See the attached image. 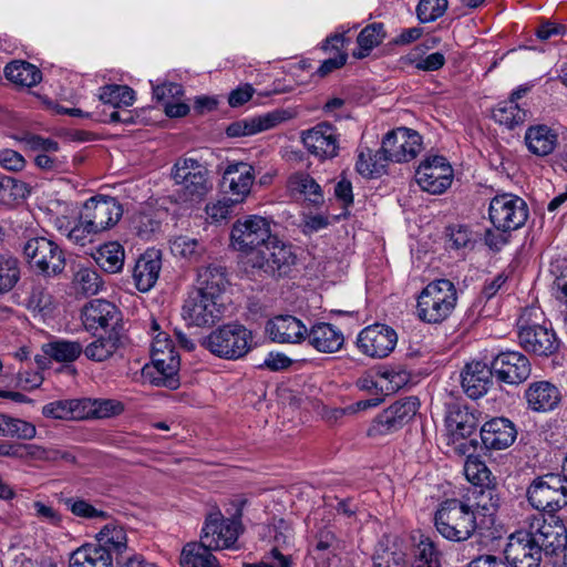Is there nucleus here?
<instances>
[{
	"label": "nucleus",
	"instance_id": "obj_1",
	"mask_svg": "<svg viewBox=\"0 0 567 567\" xmlns=\"http://www.w3.org/2000/svg\"><path fill=\"white\" fill-rule=\"evenodd\" d=\"M196 321L187 324L188 333L176 331L181 344L192 351L196 342L213 355L225 360L244 358L252 348V333L245 326L230 321L212 330L207 334L198 333Z\"/></svg>",
	"mask_w": 567,
	"mask_h": 567
},
{
	"label": "nucleus",
	"instance_id": "obj_2",
	"mask_svg": "<svg viewBox=\"0 0 567 567\" xmlns=\"http://www.w3.org/2000/svg\"><path fill=\"white\" fill-rule=\"evenodd\" d=\"M437 533L450 542H465L476 530V517L470 505L460 499L443 502L434 516Z\"/></svg>",
	"mask_w": 567,
	"mask_h": 567
},
{
	"label": "nucleus",
	"instance_id": "obj_3",
	"mask_svg": "<svg viewBox=\"0 0 567 567\" xmlns=\"http://www.w3.org/2000/svg\"><path fill=\"white\" fill-rule=\"evenodd\" d=\"M171 176L178 186V196L184 203L199 202L212 189L208 169L194 158H178L172 167Z\"/></svg>",
	"mask_w": 567,
	"mask_h": 567
},
{
	"label": "nucleus",
	"instance_id": "obj_4",
	"mask_svg": "<svg viewBox=\"0 0 567 567\" xmlns=\"http://www.w3.org/2000/svg\"><path fill=\"white\" fill-rule=\"evenodd\" d=\"M248 267L269 277L287 275L296 264L292 246L274 235L267 244L255 250L245 262Z\"/></svg>",
	"mask_w": 567,
	"mask_h": 567
},
{
	"label": "nucleus",
	"instance_id": "obj_5",
	"mask_svg": "<svg viewBox=\"0 0 567 567\" xmlns=\"http://www.w3.org/2000/svg\"><path fill=\"white\" fill-rule=\"evenodd\" d=\"M274 235L271 221L268 218L259 215H246L233 224L230 246L244 255L246 262L248 257L260 246L267 244V240Z\"/></svg>",
	"mask_w": 567,
	"mask_h": 567
},
{
	"label": "nucleus",
	"instance_id": "obj_6",
	"mask_svg": "<svg viewBox=\"0 0 567 567\" xmlns=\"http://www.w3.org/2000/svg\"><path fill=\"white\" fill-rule=\"evenodd\" d=\"M22 252L30 268L38 275L55 277L65 268L64 251L49 238H30L23 245Z\"/></svg>",
	"mask_w": 567,
	"mask_h": 567
},
{
	"label": "nucleus",
	"instance_id": "obj_7",
	"mask_svg": "<svg viewBox=\"0 0 567 567\" xmlns=\"http://www.w3.org/2000/svg\"><path fill=\"white\" fill-rule=\"evenodd\" d=\"M454 285L447 279L430 282L417 298L419 319H446L456 306Z\"/></svg>",
	"mask_w": 567,
	"mask_h": 567
},
{
	"label": "nucleus",
	"instance_id": "obj_8",
	"mask_svg": "<svg viewBox=\"0 0 567 567\" xmlns=\"http://www.w3.org/2000/svg\"><path fill=\"white\" fill-rule=\"evenodd\" d=\"M528 218V206L517 195L503 193L494 196L488 206V219L497 231L511 233L522 228Z\"/></svg>",
	"mask_w": 567,
	"mask_h": 567
},
{
	"label": "nucleus",
	"instance_id": "obj_9",
	"mask_svg": "<svg viewBox=\"0 0 567 567\" xmlns=\"http://www.w3.org/2000/svg\"><path fill=\"white\" fill-rule=\"evenodd\" d=\"M419 406L420 402L415 396L398 400L372 420L367 435L371 439H380L399 431L415 416Z\"/></svg>",
	"mask_w": 567,
	"mask_h": 567
},
{
	"label": "nucleus",
	"instance_id": "obj_10",
	"mask_svg": "<svg viewBox=\"0 0 567 567\" xmlns=\"http://www.w3.org/2000/svg\"><path fill=\"white\" fill-rule=\"evenodd\" d=\"M240 516V507L237 508L234 518H225L219 511L208 514L202 528L200 539L214 550L233 548L241 529Z\"/></svg>",
	"mask_w": 567,
	"mask_h": 567
},
{
	"label": "nucleus",
	"instance_id": "obj_11",
	"mask_svg": "<svg viewBox=\"0 0 567 567\" xmlns=\"http://www.w3.org/2000/svg\"><path fill=\"white\" fill-rule=\"evenodd\" d=\"M527 498L534 508L553 513L567 505V485L559 475L547 474L533 481Z\"/></svg>",
	"mask_w": 567,
	"mask_h": 567
},
{
	"label": "nucleus",
	"instance_id": "obj_12",
	"mask_svg": "<svg viewBox=\"0 0 567 567\" xmlns=\"http://www.w3.org/2000/svg\"><path fill=\"white\" fill-rule=\"evenodd\" d=\"M85 329L95 338L84 349V354L92 361L110 359L121 346L124 328L120 321H91Z\"/></svg>",
	"mask_w": 567,
	"mask_h": 567
},
{
	"label": "nucleus",
	"instance_id": "obj_13",
	"mask_svg": "<svg viewBox=\"0 0 567 567\" xmlns=\"http://www.w3.org/2000/svg\"><path fill=\"white\" fill-rule=\"evenodd\" d=\"M526 528L547 555H556L567 545V529L556 515H533L528 518Z\"/></svg>",
	"mask_w": 567,
	"mask_h": 567
},
{
	"label": "nucleus",
	"instance_id": "obj_14",
	"mask_svg": "<svg viewBox=\"0 0 567 567\" xmlns=\"http://www.w3.org/2000/svg\"><path fill=\"white\" fill-rule=\"evenodd\" d=\"M454 177L453 168L444 156L434 155L424 158L416 172L417 185L430 194L439 195L444 193L452 184Z\"/></svg>",
	"mask_w": 567,
	"mask_h": 567
},
{
	"label": "nucleus",
	"instance_id": "obj_15",
	"mask_svg": "<svg viewBox=\"0 0 567 567\" xmlns=\"http://www.w3.org/2000/svg\"><path fill=\"white\" fill-rule=\"evenodd\" d=\"M421 148V135L408 127H398L389 132L382 141V151L388 162H410L416 157Z\"/></svg>",
	"mask_w": 567,
	"mask_h": 567
},
{
	"label": "nucleus",
	"instance_id": "obj_16",
	"mask_svg": "<svg viewBox=\"0 0 567 567\" xmlns=\"http://www.w3.org/2000/svg\"><path fill=\"white\" fill-rule=\"evenodd\" d=\"M123 214L118 202L109 196H95L87 199L80 213L90 229L99 233L114 226Z\"/></svg>",
	"mask_w": 567,
	"mask_h": 567
},
{
	"label": "nucleus",
	"instance_id": "obj_17",
	"mask_svg": "<svg viewBox=\"0 0 567 567\" xmlns=\"http://www.w3.org/2000/svg\"><path fill=\"white\" fill-rule=\"evenodd\" d=\"M398 334L395 330L379 321L364 328L358 336L359 350L371 358H385L395 348Z\"/></svg>",
	"mask_w": 567,
	"mask_h": 567
},
{
	"label": "nucleus",
	"instance_id": "obj_18",
	"mask_svg": "<svg viewBox=\"0 0 567 567\" xmlns=\"http://www.w3.org/2000/svg\"><path fill=\"white\" fill-rule=\"evenodd\" d=\"M179 367L181 359L176 350L158 352L152 355V364L143 368L142 377L153 385L174 390L179 385Z\"/></svg>",
	"mask_w": 567,
	"mask_h": 567
},
{
	"label": "nucleus",
	"instance_id": "obj_19",
	"mask_svg": "<svg viewBox=\"0 0 567 567\" xmlns=\"http://www.w3.org/2000/svg\"><path fill=\"white\" fill-rule=\"evenodd\" d=\"M542 555L543 550L527 528L509 536L505 557L513 567H538Z\"/></svg>",
	"mask_w": 567,
	"mask_h": 567
},
{
	"label": "nucleus",
	"instance_id": "obj_20",
	"mask_svg": "<svg viewBox=\"0 0 567 567\" xmlns=\"http://www.w3.org/2000/svg\"><path fill=\"white\" fill-rule=\"evenodd\" d=\"M307 151L320 159L333 158L339 153V134L334 126L323 122L301 133Z\"/></svg>",
	"mask_w": 567,
	"mask_h": 567
},
{
	"label": "nucleus",
	"instance_id": "obj_21",
	"mask_svg": "<svg viewBox=\"0 0 567 567\" xmlns=\"http://www.w3.org/2000/svg\"><path fill=\"white\" fill-rule=\"evenodd\" d=\"M293 117L289 110L277 109L271 112L236 121L228 125L226 133L229 137L251 136L268 131Z\"/></svg>",
	"mask_w": 567,
	"mask_h": 567
},
{
	"label": "nucleus",
	"instance_id": "obj_22",
	"mask_svg": "<svg viewBox=\"0 0 567 567\" xmlns=\"http://www.w3.org/2000/svg\"><path fill=\"white\" fill-rule=\"evenodd\" d=\"M497 379L507 384H520L532 372L530 362L518 351L501 352L492 362Z\"/></svg>",
	"mask_w": 567,
	"mask_h": 567
},
{
	"label": "nucleus",
	"instance_id": "obj_23",
	"mask_svg": "<svg viewBox=\"0 0 567 567\" xmlns=\"http://www.w3.org/2000/svg\"><path fill=\"white\" fill-rule=\"evenodd\" d=\"M466 480L473 485L481 486V501L478 506L485 512H491L499 506V497L489 488L491 471L477 456H467L464 464Z\"/></svg>",
	"mask_w": 567,
	"mask_h": 567
},
{
	"label": "nucleus",
	"instance_id": "obj_24",
	"mask_svg": "<svg viewBox=\"0 0 567 567\" xmlns=\"http://www.w3.org/2000/svg\"><path fill=\"white\" fill-rule=\"evenodd\" d=\"M520 346L538 355H550L559 347L556 333L546 324H525L518 330Z\"/></svg>",
	"mask_w": 567,
	"mask_h": 567
},
{
	"label": "nucleus",
	"instance_id": "obj_25",
	"mask_svg": "<svg viewBox=\"0 0 567 567\" xmlns=\"http://www.w3.org/2000/svg\"><path fill=\"white\" fill-rule=\"evenodd\" d=\"M517 431L506 417H495L485 422L481 429V440L487 450H505L516 440Z\"/></svg>",
	"mask_w": 567,
	"mask_h": 567
},
{
	"label": "nucleus",
	"instance_id": "obj_26",
	"mask_svg": "<svg viewBox=\"0 0 567 567\" xmlns=\"http://www.w3.org/2000/svg\"><path fill=\"white\" fill-rule=\"evenodd\" d=\"M493 369L486 363L474 361L467 363L461 373V384L467 396L478 399L485 395L492 385Z\"/></svg>",
	"mask_w": 567,
	"mask_h": 567
},
{
	"label": "nucleus",
	"instance_id": "obj_27",
	"mask_svg": "<svg viewBox=\"0 0 567 567\" xmlns=\"http://www.w3.org/2000/svg\"><path fill=\"white\" fill-rule=\"evenodd\" d=\"M307 342L317 351L332 353L341 349L344 343L343 333L330 322L308 321Z\"/></svg>",
	"mask_w": 567,
	"mask_h": 567
},
{
	"label": "nucleus",
	"instance_id": "obj_28",
	"mask_svg": "<svg viewBox=\"0 0 567 567\" xmlns=\"http://www.w3.org/2000/svg\"><path fill=\"white\" fill-rule=\"evenodd\" d=\"M223 179L228 185L231 195L236 196L234 200L241 203L250 193L255 181V171L248 163L233 162L226 166Z\"/></svg>",
	"mask_w": 567,
	"mask_h": 567
},
{
	"label": "nucleus",
	"instance_id": "obj_29",
	"mask_svg": "<svg viewBox=\"0 0 567 567\" xmlns=\"http://www.w3.org/2000/svg\"><path fill=\"white\" fill-rule=\"evenodd\" d=\"M219 299L193 290L183 305V319H219L223 312Z\"/></svg>",
	"mask_w": 567,
	"mask_h": 567
},
{
	"label": "nucleus",
	"instance_id": "obj_30",
	"mask_svg": "<svg viewBox=\"0 0 567 567\" xmlns=\"http://www.w3.org/2000/svg\"><path fill=\"white\" fill-rule=\"evenodd\" d=\"M524 398L527 406L534 412H549L556 409L561 400L560 391L548 381H536L528 385Z\"/></svg>",
	"mask_w": 567,
	"mask_h": 567
},
{
	"label": "nucleus",
	"instance_id": "obj_31",
	"mask_svg": "<svg viewBox=\"0 0 567 567\" xmlns=\"http://www.w3.org/2000/svg\"><path fill=\"white\" fill-rule=\"evenodd\" d=\"M162 269L161 252L155 249L146 250L136 261L133 279L136 288L146 292L156 284Z\"/></svg>",
	"mask_w": 567,
	"mask_h": 567
},
{
	"label": "nucleus",
	"instance_id": "obj_32",
	"mask_svg": "<svg viewBox=\"0 0 567 567\" xmlns=\"http://www.w3.org/2000/svg\"><path fill=\"white\" fill-rule=\"evenodd\" d=\"M524 142L529 153L538 157H545L557 147L558 134L548 125L536 124L526 130Z\"/></svg>",
	"mask_w": 567,
	"mask_h": 567
},
{
	"label": "nucleus",
	"instance_id": "obj_33",
	"mask_svg": "<svg viewBox=\"0 0 567 567\" xmlns=\"http://www.w3.org/2000/svg\"><path fill=\"white\" fill-rule=\"evenodd\" d=\"M308 327L303 321H267L265 331L274 342L300 343L307 341Z\"/></svg>",
	"mask_w": 567,
	"mask_h": 567
},
{
	"label": "nucleus",
	"instance_id": "obj_34",
	"mask_svg": "<svg viewBox=\"0 0 567 567\" xmlns=\"http://www.w3.org/2000/svg\"><path fill=\"white\" fill-rule=\"evenodd\" d=\"M228 284L225 268L218 265L200 267L197 271L196 291L220 299Z\"/></svg>",
	"mask_w": 567,
	"mask_h": 567
},
{
	"label": "nucleus",
	"instance_id": "obj_35",
	"mask_svg": "<svg viewBox=\"0 0 567 567\" xmlns=\"http://www.w3.org/2000/svg\"><path fill=\"white\" fill-rule=\"evenodd\" d=\"M69 567H113V556L95 544H85L70 555Z\"/></svg>",
	"mask_w": 567,
	"mask_h": 567
},
{
	"label": "nucleus",
	"instance_id": "obj_36",
	"mask_svg": "<svg viewBox=\"0 0 567 567\" xmlns=\"http://www.w3.org/2000/svg\"><path fill=\"white\" fill-rule=\"evenodd\" d=\"M212 550L202 539L188 543L182 549L179 564L182 567H220Z\"/></svg>",
	"mask_w": 567,
	"mask_h": 567
},
{
	"label": "nucleus",
	"instance_id": "obj_37",
	"mask_svg": "<svg viewBox=\"0 0 567 567\" xmlns=\"http://www.w3.org/2000/svg\"><path fill=\"white\" fill-rule=\"evenodd\" d=\"M6 78L16 85L32 87L42 80V72L35 65L21 60L8 63L4 68Z\"/></svg>",
	"mask_w": 567,
	"mask_h": 567
},
{
	"label": "nucleus",
	"instance_id": "obj_38",
	"mask_svg": "<svg viewBox=\"0 0 567 567\" xmlns=\"http://www.w3.org/2000/svg\"><path fill=\"white\" fill-rule=\"evenodd\" d=\"M386 164L388 159L382 147L377 152L367 146L359 147L355 169L363 177L381 176L385 172Z\"/></svg>",
	"mask_w": 567,
	"mask_h": 567
},
{
	"label": "nucleus",
	"instance_id": "obj_39",
	"mask_svg": "<svg viewBox=\"0 0 567 567\" xmlns=\"http://www.w3.org/2000/svg\"><path fill=\"white\" fill-rule=\"evenodd\" d=\"M93 258L105 272L117 274L123 269L125 252L118 243L111 241L100 246Z\"/></svg>",
	"mask_w": 567,
	"mask_h": 567
},
{
	"label": "nucleus",
	"instance_id": "obj_40",
	"mask_svg": "<svg viewBox=\"0 0 567 567\" xmlns=\"http://www.w3.org/2000/svg\"><path fill=\"white\" fill-rule=\"evenodd\" d=\"M96 546L106 549L111 555L121 554L127 547V535L124 527L116 523L106 524L96 534Z\"/></svg>",
	"mask_w": 567,
	"mask_h": 567
},
{
	"label": "nucleus",
	"instance_id": "obj_41",
	"mask_svg": "<svg viewBox=\"0 0 567 567\" xmlns=\"http://www.w3.org/2000/svg\"><path fill=\"white\" fill-rule=\"evenodd\" d=\"M288 186L293 194L302 196L313 205H319L323 202L321 186L309 174L297 173L292 175L289 178Z\"/></svg>",
	"mask_w": 567,
	"mask_h": 567
},
{
	"label": "nucleus",
	"instance_id": "obj_42",
	"mask_svg": "<svg viewBox=\"0 0 567 567\" xmlns=\"http://www.w3.org/2000/svg\"><path fill=\"white\" fill-rule=\"evenodd\" d=\"M385 38V31L383 23L374 22L368 24L361 30L357 38L358 50L353 51V56L357 59H363L370 54V52L382 43Z\"/></svg>",
	"mask_w": 567,
	"mask_h": 567
},
{
	"label": "nucleus",
	"instance_id": "obj_43",
	"mask_svg": "<svg viewBox=\"0 0 567 567\" xmlns=\"http://www.w3.org/2000/svg\"><path fill=\"white\" fill-rule=\"evenodd\" d=\"M82 400H60L45 404L42 414L56 420H83Z\"/></svg>",
	"mask_w": 567,
	"mask_h": 567
},
{
	"label": "nucleus",
	"instance_id": "obj_44",
	"mask_svg": "<svg viewBox=\"0 0 567 567\" xmlns=\"http://www.w3.org/2000/svg\"><path fill=\"white\" fill-rule=\"evenodd\" d=\"M84 419H105L121 414L124 411L122 402L112 399H82Z\"/></svg>",
	"mask_w": 567,
	"mask_h": 567
},
{
	"label": "nucleus",
	"instance_id": "obj_45",
	"mask_svg": "<svg viewBox=\"0 0 567 567\" xmlns=\"http://www.w3.org/2000/svg\"><path fill=\"white\" fill-rule=\"evenodd\" d=\"M100 100L113 107H128L135 101V92L127 85L111 84L100 89Z\"/></svg>",
	"mask_w": 567,
	"mask_h": 567
},
{
	"label": "nucleus",
	"instance_id": "obj_46",
	"mask_svg": "<svg viewBox=\"0 0 567 567\" xmlns=\"http://www.w3.org/2000/svg\"><path fill=\"white\" fill-rule=\"evenodd\" d=\"M43 351L58 362H72L80 357L83 348L76 341L56 340L45 344Z\"/></svg>",
	"mask_w": 567,
	"mask_h": 567
},
{
	"label": "nucleus",
	"instance_id": "obj_47",
	"mask_svg": "<svg viewBox=\"0 0 567 567\" xmlns=\"http://www.w3.org/2000/svg\"><path fill=\"white\" fill-rule=\"evenodd\" d=\"M35 435L37 429L32 423L3 413L0 436L32 440Z\"/></svg>",
	"mask_w": 567,
	"mask_h": 567
},
{
	"label": "nucleus",
	"instance_id": "obj_48",
	"mask_svg": "<svg viewBox=\"0 0 567 567\" xmlns=\"http://www.w3.org/2000/svg\"><path fill=\"white\" fill-rule=\"evenodd\" d=\"M493 118L501 125L513 128L525 121L526 111L514 101L507 100L493 110Z\"/></svg>",
	"mask_w": 567,
	"mask_h": 567
},
{
	"label": "nucleus",
	"instance_id": "obj_49",
	"mask_svg": "<svg viewBox=\"0 0 567 567\" xmlns=\"http://www.w3.org/2000/svg\"><path fill=\"white\" fill-rule=\"evenodd\" d=\"M413 567H441L440 553L430 537L421 536L416 544Z\"/></svg>",
	"mask_w": 567,
	"mask_h": 567
},
{
	"label": "nucleus",
	"instance_id": "obj_50",
	"mask_svg": "<svg viewBox=\"0 0 567 567\" xmlns=\"http://www.w3.org/2000/svg\"><path fill=\"white\" fill-rule=\"evenodd\" d=\"M20 279L19 260L10 255H0V295L10 291Z\"/></svg>",
	"mask_w": 567,
	"mask_h": 567
},
{
	"label": "nucleus",
	"instance_id": "obj_51",
	"mask_svg": "<svg viewBox=\"0 0 567 567\" xmlns=\"http://www.w3.org/2000/svg\"><path fill=\"white\" fill-rule=\"evenodd\" d=\"M346 37L344 34H334L327 39L324 49L331 47L332 49L338 51V54L334 58L327 59L322 62L320 68L318 69V73L321 76H326L332 71L340 69L347 62V54L341 52V49L344 47Z\"/></svg>",
	"mask_w": 567,
	"mask_h": 567
},
{
	"label": "nucleus",
	"instance_id": "obj_52",
	"mask_svg": "<svg viewBox=\"0 0 567 567\" xmlns=\"http://www.w3.org/2000/svg\"><path fill=\"white\" fill-rule=\"evenodd\" d=\"M379 375L384 394L394 393L410 382V373L402 368H380Z\"/></svg>",
	"mask_w": 567,
	"mask_h": 567
},
{
	"label": "nucleus",
	"instance_id": "obj_53",
	"mask_svg": "<svg viewBox=\"0 0 567 567\" xmlns=\"http://www.w3.org/2000/svg\"><path fill=\"white\" fill-rule=\"evenodd\" d=\"M549 274L553 277V295L567 306V259H556L550 262Z\"/></svg>",
	"mask_w": 567,
	"mask_h": 567
},
{
	"label": "nucleus",
	"instance_id": "obj_54",
	"mask_svg": "<svg viewBox=\"0 0 567 567\" xmlns=\"http://www.w3.org/2000/svg\"><path fill=\"white\" fill-rule=\"evenodd\" d=\"M118 315L117 307L105 300L94 299L81 308L80 319H113Z\"/></svg>",
	"mask_w": 567,
	"mask_h": 567
},
{
	"label": "nucleus",
	"instance_id": "obj_55",
	"mask_svg": "<svg viewBox=\"0 0 567 567\" xmlns=\"http://www.w3.org/2000/svg\"><path fill=\"white\" fill-rule=\"evenodd\" d=\"M174 255L197 260L204 251V246L195 238L178 236L171 243Z\"/></svg>",
	"mask_w": 567,
	"mask_h": 567
},
{
	"label": "nucleus",
	"instance_id": "obj_56",
	"mask_svg": "<svg viewBox=\"0 0 567 567\" xmlns=\"http://www.w3.org/2000/svg\"><path fill=\"white\" fill-rule=\"evenodd\" d=\"M447 0H420L416 17L421 23H429L441 18L447 9Z\"/></svg>",
	"mask_w": 567,
	"mask_h": 567
},
{
	"label": "nucleus",
	"instance_id": "obj_57",
	"mask_svg": "<svg viewBox=\"0 0 567 567\" xmlns=\"http://www.w3.org/2000/svg\"><path fill=\"white\" fill-rule=\"evenodd\" d=\"M73 281L82 292L90 295L97 293L102 287L100 275L90 268H80Z\"/></svg>",
	"mask_w": 567,
	"mask_h": 567
},
{
	"label": "nucleus",
	"instance_id": "obj_58",
	"mask_svg": "<svg viewBox=\"0 0 567 567\" xmlns=\"http://www.w3.org/2000/svg\"><path fill=\"white\" fill-rule=\"evenodd\" d=\"M65 505L68 509L75 516L86 519H105L107 514L104 511L95 508L85 499L81 498H66Z\"/></svg>",
	"mask_w": 567,
	"mask_h": 567
},
{
	"label": "nucleus",
	"instance_id": "obj_59",
	"mask_svg": "<svg viewBox=\"0 0 567 567\" xmlns=\"http://www.w3.org/2000/svg\"><path fill=\"white\" fill-rule=\"evenodd\" d=\"M235 204L237 203L233 198L208 203L205 208L207 220L212 224H220L230 216Z\"/></svg>",
	"mask_w": 567,
	"mask_h": 567
},
{
	"label": "nucleus",
	"instance_id": "obj_60",
	"mask_svg": "<svg viewBox=\"0 0 567 567\" xmlns=\"http://www.w3.org/2000/svg\"><path fill=\"white\" fill-rule=\"evenodd\" d=\"M24 157L11 148L0 150V166L10 172H20L25 166Z\"/></svg>",
	"mask_w": 567,
	"mask_h": 567
},
{
	"label": "nucleus",
	"instance_id": "obj_61",
	"mask_svg": "<svg viewBox=\"0 0 567 567\" xmlns=\"http://www.w3.org/2000/svg\"><path fill=\"white\" fill-rule=\"evenodd\" d=\"M245 567H291L289 555H285L278 547H274L258 564H248Z\"/></svg>",
	"mask_w": 567,
	"mask_h": 567
},
{
	"label": "nucleus",
	"instance_id": "obj_62",
	"mask_svg": "<svg viewBox=\"0 0 567 567\" xmlns=\"http://www.w3.org/2000/svg\"><path fill=\"white\" fill-rule=\"evenodd\" d=\"M34 515L41 520L52 526H61L62 516L52 506L40 501L33 503Z\"/></svg>",
	"mask_w": 567,
	"mask_h": 567
},
{
	"label": "nucleus",
	"instance_id": "obj_63",
	"mask_svg": "<svg viewBox=\"0 0 567 567\" xmlns=\"http://www.w3.org/2000/svg\"><path fill=\"white\" fill-rule=\"evenodd\" d=\"M183 94L182 85L177 83H164L161 85L153 86V95L154 97L166 105V103L172 102L176 97Z\"/></svg>",
	"mask_w": 567,
	"mask_h": 567
},
{
	"label": "nucleus",
	"instance_id": "obj_64",
	"mask_svg": "<svg viewBox=\"0 0 567 567\" xmlns=\"http://www.w3.org/2000/svg\"><path fill=\"white\" fill-rule=\"evenodd\" d=\"M355 385L361 391L379 394L382 393L381 377L379 375V369L375 371L364 372L357 381Z\"/></svg>",
	"mask_w": 567,
	"mask_h": 567
}]
</instances>
